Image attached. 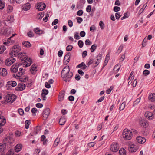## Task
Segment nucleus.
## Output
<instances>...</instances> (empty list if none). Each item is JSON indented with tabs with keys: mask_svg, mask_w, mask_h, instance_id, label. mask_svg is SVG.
<instances>
[{
	"mask_svg": "<svg viewBox=\"0 0 155 155\" xmlns=\"http://www.w3.org/2000/svg\"><path fill=\"white\" fill-rule=\"evenodd\" d=\"M78 45L80 48H81L83 45V42L81 40H79L78 41Z\"/></svg>",
	"mask_w": 155,
	"mask_h": 155,
	"instance_id": "53",
	"label": "nucleus"
},
{
	"mask_svg": "<svg viewBox=\"0 0 155 155\" xmlns=\"http://www.w3.org/2000/svg\"><path fill=\"white\" fill-rule=\"evenodd\" d=\"M22 44L24 46L27 48H29L31 46V45L30 43L28 41H24L22 42Z\"/></svg>",
	"mask_w": 155,
	"mask_h": 155,
	"instance_id": "36",
	"label": "nucleus"
},
{
	"mask_svg": "<svg viewBox=\"0 0 155 155\" xmlns=\"http://www.w3.org/2000/svg\"><path fill=\"white\" fill-rule=\"evenodd\" d=\"M138 149V147L134 144H132L128 147V150L130 152H135Z\"/></svg>",
	"mask_w": 155,
	"mask_h": 155,
	"instance_id": "10",
	"label": "nucleus"
},
{
	"mask_svg": "<svg viewBox=\"0 0 155 155\" xmlns=\"http://www.w3.org/2000/svg\"><path fill=\"white\" fill-rule=\"evenodd\" d=\"M21 49V47L19 46L18 45L14 46L12 48L10 53H9L10 56H12L13 55L16 56L18 52L20 51Z\"/></svg>",
	"mask_w": 155,
	"mask_h": 155,
	"instance_id": "4",
	"label": "nucleus"
},
{
	"mask_svg": "<svg viewBox=\"0 0 155 155\" xmlns=\"http://www.w3.org/2000/svg\"><path fill=\"white\" fill-rule=\"evenodd\" d=\"M119 153L120 155H126L125 150L123 148H121L119 151Z\"/></svg>",
	"mask_w": 155,
	"mask_h": 155,
	"instance_id": "39",
	"label": "nucleus"
},
{
	"mask_svg": "<svg viewBox=\"0 0 155 155\" xmlns=\"http://www.w3.org/2000/svg\"><path fill=\"white\" fill-rule=\"evenodd\" d=\"M76 19L77 20L78 22L79 23H81L83 21L82 18L80 17H77Z\"/></svg>",
	"mask_w": 155,
	"mask_h": 155,
	"instance_id": "59",
	"label": "nucleus"
},
{
	"mask_svg": "<svg viewBox=\"0 0 155 155\" xmlns=\"http://www.w3.org/2000/svg\"><path fill=\"white\" fill-rule=\"evenodd\" d=\"M32 63V60L26 56L21 59L20 64V65H25V67H27L30 66Z\"/></svg>",
	"mask_w": 155,
	"mask_h": 155,
	"instance_id": "2",
	"label": "nucleus"
},
{
	"mask_svg": "<svg viewBox=\"0 0 155 155\" xmlns=\"http://www.w3.org/2000/svg\"><path fill=\"white\" fill-rule=\"evenodd\" d=\"M99 25L101 29H103L104 28V26L102 21H100Z\"/></svg>",
	"mask_w": 155,
	"mask_h": 155,
	"instance_id": "58",
	"label": "nucleus"
},
{
	"mask_svg": "<svg viewBox=\"0 0 155 155\" xmlns=\"http://www.w3.org/2000/svg\"><path fill=\"white\" fill-rule=\"evenodd\" d=\"M37 68V66L36 64H34L31 67L30 69V71L31 73L34 74H35L34 71L36 72L37 71L36 68Z\"/></svg>",
	"mask_w": 155,
	"mask_h": 155,
	"instance_id": "23",
	"label": "nucleus"
},
{
	"mask_svg": "<svg viewBox=\"0 0 155 155\" xmlns=\"http://www.w3.org/2000/svg\"><path fill=\"white\" fill-rule=\"evenodd\" d=\"M34 31L37 34H41L43 33V31L39 29L38 28H36L34 29Z\"/></svg>",
	"mask_w": 155,
	"mask_h": 155,
	"instance_id": "38",
	"label": "nucleus"
},
{
	"mask_svg": "<svg viewBox=\"0 0 155 155\" xmlns=\"http://www.w3.org/2000/svg\"><path fill=\"white\" fill-rule=\"evenodd\" d=\"M71 53L70 52L68 53L64 56V65H67L70 61Z\"/></svg>",
	"mask_w": 155,
	"mask_h": 155,
	"instance_id": "9",
	"label": "nucleus"
},
{
	"mask_svg": "<svg viewBox=\"0 0 155 155\" xmlns=\"http://www.w3.org/2000/svg\"><path fill=\"white\" fill-rule=\"evenodd\" d=\"M145 117L150 120H151L153 118V115L152 113L150 112H147L145 114Z\"/></svg>",
	"mask_w": 155,
	"mask_h": 155,
	"instance_id": "17",
	"label": "nucleus"
},
{
	"mask_svg": "<svg viewBox=\"0 0 155 155\" xmlns=\"http://www.w3.org/2000/svg\"><path fill=\"white\" fill-rule=\"evenodd\" d=\"M12 139V138L10 137H8L5 138L3 140V141L4 142V143H5L6 144L7 143H11L10 141Z\"/></svg>",
	"mask_w": 155,
	"mask_h": 155,
	"instance_id": "30",
	"label": "nucleus"
},
{
	"mask_svg": "<svg viewBox=\"0 0 155 155\" xmlns=\"http://www.w3.org/2000/svg\"><path fill=\"white\" fill-rule=\"evenodd\" d=\"M22 145L21 144H17L15 147V150L18 152L21 150V149L22 148Z\"/></svg>",
	"mask_w": 155,
	"mask_h": 155,
	"instance_id": "27",
	"label": "nucleus"
},
{
	"mask_svg": "<svg viewBox=\"0 0 155 155\" xmlns=\"http://www.w3.org/2000/svg\"><path fill=\"white\" fill-rule=\"evenodd\" d=\"M6 147V144L5 143H0V152H3L5 149Z\"/></svg>",
	"mask_w": 155,
	"mask_h": 155,
	"instance_id": "28",
	"label": "nucleus"
},
{
	"mask_svg": "<svg viewBox=\"0 0 155 155\" xmlns=\"http://www.w3.org/2000/svg\"><path fill=\"white\" fill-rule=\"evenodd\" d=\"M46 5L45 4H43L42 3H40L39 4L37 5V7L39 11H42L46 8Z\"/></svg>",
	"mask_w": 155,
	"mask_h": 155,
	"instance_id": "24",
	"label": "nucleus"
},
{
	"mask_svg": "<svg viewBox=\"0 0 155 155\" xmlns=\"http://www.w3.org/2000/svg\"><path fill=\"white\" fill-rule=\"evenodd\" d=\"M6 122L5 118L2 116L0 115V126L4 125Z\"/></svg>",
	"mask_w": 155,
	"mask_h": 155,
	"instance_id": "20",
	"label": "nucleus"
},
{
	"mask_svg": "<svg viewBox=\"0 0 155 155\" xmlns=\"http://www.w3.org/2000/svg\"><path fill=\"white\" fill-rule=\"evenodd\" d=\"M26 87V85L25 84L23 83H19L18 84V85L15 88V90L17 91H21L25 89Z\"/></svg>",
	"mask_w": 155,
	"mask_h": 155,
	"instance_id": "12",
	"label": "nucleus"
},
{
	"mask_svg": "<svg viewBox=\"0 0 155 155\" xmlns=\"http://www.w3.org/2000/svg\"><path fill=\"white\" fill-rule=\"evenodd\" d=\"M95 144L96 143L95 142H91L89 143L87 145L89 147H91L94 146Z\"/></svg>",
	"mask_w": 155,
	"mask_h": 155,
	"instance_id": "55",
	"label": "nucleus"
},
{
	"mask_svg": "<svg viewBox=\"0 0 155 155\" xmlns=\"http://www.w3.org/2000/svg\"><path fill=\"white\" fill-rule=\"evenodd\" d=\"M83 11L82 10H80L78 11L77 12V15H78L80 16L83 15Z\"/></svg>",
	"mask_w": 155,
	"mask_h": 155,
	"instance_id": "54",
	"label": "nucleus"
},
{
	"mask_svg": "<svg viewBox=\"0 0 155 155\" xmlns=\"http://www.w3.org/2000/svg\"><path fill=\"white\" fill-rule=\"evenodd\" d=\"M19 67L18 65L14 64L11 66L10 70L11 72L14 73H16L18 71Z\"/></svg>",
	"mask_w": 155,
	"mask_h": 155,
	"instance_id": "15",
	"label": "nucleus"
},
{
	"mask_svg": "<svg viewBox=\"0 0 155 155\" xmlns=\"http://www.w3.org/2000/svg\"><path fill=\"white\" fill-rule=\"evenodd\" d=\"M17 55L18 58L21 59L26 56V53L24 52H20Z\"/></svg>",
	"mask_w": 155,
	"mask_h": 155,
	"instance_id": "33",
	"label": "nucleus"
},
{
	"mask_svg": "<svg viewBox=\"0 0 155 155\" xmlns=\"http://www.w3.org/2000/svg\"><path fill=\"white\" fill-rule=\"evenodd\" d=\"M13 17L12 16H8L7 18V21L9 23H11L13 21Z\"/></svg>",
	"mask_w": 155,
	"mask_h": 155,
	"instance_id": "46",
	"label": "nucleus"
},
{
	"mask_svg": "<svg viewBox=\"0 0 155 155\" xmlns=\"http://www.w3.org/2000/svg\"><path fill=\"white\" fill-rule=\"evenodd\" d=\"M18 112L19 114L21 115H22L24 114V111L23 109L21 108L19 109L18 110Z\"/></svg>",
	"mask_w": 155,
	"mask_h": 155,
	"instance_id": "63",
	"label": "nucleus"
},
{
	"mask_svg": "<svg viewBox=\"0 0 155 155\" xmlns=\"http://www.w3.org/2000/svg\"><path fill=\"white\" fill-rule=\"evenodd\" d=\"M7 71L5 68H0V75L3 77L6 76L7 74Z\"/></svg>",
	"mask_w": 155,
	"mask_h": 155,
	"instance_id": "16",
	"label": "nucleus"
},
{
	"mask_svg": "<svg viewBox=\"0 0 155 155\" xmlns=\"http://www.w3.org/2000/svg\"><path fill=\"white\" fill-rule=\"evenodd\" d=\"M31 8L30 4L29 3H27L23 5L22 6L23 10L27 11L30 9Z\"/></svg>",
	"mask_w": 155,
	"mask_h": 155,
	"instance_id": "19",
	"label": "nucleus"
},
{
	"mask_svg": "<svg viewBox=\"0 0 155 155\" xmlns=\"http://www.w3.org/2000/svg\"><path fill=\"white\" fill-rule=\"evenodd\" d=\"M13 150L11 149L7 153L6 155H13Z\"/></svg>",
	"mask_w": 155,
	"mask_h": 155,
	"instance_id": "64",
	"label": "nucleus"
},
{
	"mask_svg": "<svg viewBox=\"0 0 155 155\" xmlns=\"http://www.w3.org/2000/svg\"><path fill=\"white\" fill-rule=\"evenodd\" d=\"M65 91L62 90L59 93L58 100L60 101H62L64 99Z\"/></svg>",
	"mask_w": 155,
	"mask_h": 155,
	"instance_id": "13",
	"label": "nucleus"
},
{
	"mask_svg": "<svg viewBox=\"0 0 155 155\" xmlns=\"http://www.w3.org/2000/svg\"><path fill=\"white\" fill-rule=\"evenodd\" d=\"M136 140L139 143L141 144L144 143L146 141V140L145 138L140 136L138 137Z\"/></svg>",
	"mask_w": 155,
	"mask_h": 155,
	"instance_id": "18",
	"label": "nucleus"
},
{
	"mask_svg": "<svg viewBox=\"0 0 155 155\" xmlns=\"http://www.w3.org/2000/svg\"><path fill=\"white\" fill-rule=\"evenodd\" d=\"M30 121L27 120L25 121V128L28 129L29 128V125L30 124Z\"/></svg>",
	"mask_w": 155,
	"mask_h": 155,
	"instance_id": "42",
	"label": "nucleus"
},
{
	"mask_svg": "<svg viewBox=\"0 0 155 155\" xmlns=\"http://www.w3.org/2000/svg\"><path fill=\"white\" fill-rule=\"evenodd\" d=\"M97 47V45H96L94 44L92 45L90 48L91 52H93L96 49Z\"/></svg>",
	"mask_w": 155,
	"mask_h": 155,
	"instance_id": "41",
	"label": "nucleus"
},
{
	"mask_svg": "<svg viewBox=\"0 0 155 155\" xmlns=\"http://www.w3.org/2000/svg\"><path fill=\"white\" fill-rule=\"evenodd\" d=\"M85 43L86 45H89L91 44V42L88 39H86L85 41Z\"/></svg>",
	"mask_w": 155,
	"mask_h": 155,
	"instance_id": "60",
	"label": "nucleus"
},
{
	"mask_svg": "<svg viewBox=\"0 0 155 155\" xmlns=\"http://www.w3.org/2000/svg\"><path fill=\"white\" fill-rule=\"evenodd\" d=\"M102 58V56L101 54H99L96 58V59L97 60V61H96L95 64L96 65L95 66V67L97 66L99 64V61L101 60Z\"/></svg>",
	"mask_w": 155,
	"mask_h": 155,
	"instance_id": "25",
	"label": "nucleus"
},
{
	"mask_svg": "<svg viewBox=\"0 0 155 155\" xmlns=\"http://www.w3.org/2000/svg\"><path fill=\"white\" fill-rule=\"evenodd\" d=\"M150 74V71L147 70H145L143 72V74L145 76H147Z\"/></svg>",
	"mask_w": 155,
	"mask_h": 155,
	"instance_id": "51",
	"label": "nucleus"
},
{
	"mask_svg": "<svg viewBox=\"0 0 155 155\" xmlns=\"http://www.w3.org/2000/svg\"><path fill=\"white\" fill-rule=\"evenodd\" d=\"M49 17V14L48 13H46V14L45 15V17L43 18V21L45 22H47L48 20V18Z\"/></svg>",
	"mask_w": 155,
	"mask_h": 155,
	"instance_id": "52",
	"label": "nucleus"
},
{
	"mask_svg": "<svg viewBox=\"0 0 155 155\" xmlns=\"http://www.w3.org/2000/svg\"><path fill=\"white\" fill-rule=\"evenodd\" d=\"M19 79L20 81L21 82H25L27 81L28 80V77L25 76H24L22 77H19Z\"/></svg>",
	"mask_w": 155,
	"mask_h": 155,
	"instance_id": "32",
	"label": "nucleus"
},
{
	"mask_svg": "<svg viewBox=\"0 0 155 155\" xmlns=\"http://www.w3.org/2000/svg\"><path fill=\"white\" fill-rule=\"evenodd\" d=\"M17 85L16 82L14 81H11L7 82V85L11 86L12 87L15 86Z\"/></svg>",
	"mask_w": 155,
	"mask_h": 155,
	"instance_id": "29",
	"label": "nucleus"
},
{
	"mask_svg": "<svg viewBox=\"0 0 155 155\" xmlns=\"http://www.w3.org/2000/svg\"><path fill=\"white\" fill-rule=\"evenodd\" d=\"M147 5V3L143 5V7L139 11V15H140L144 10Z\"/></svg>",
	"mask_w": 155,
	"mask_h": 155,
	"instance_id": "40",
	"label": "nucleus"
},
{
	"mask_svg": "<svg viewBox=\"0 0 155 155\" xmlns=\"http://www.w3.org/2000/svg\"><path fill=\"white\" fill-rule=\"evenodd\" d=\"M50 112V110L49 108H47L44 110L42 113V116L44 120H46L48 117Z\"/></svg>",
	"mask_w": 155,
	"mask_h": 155,
	"instance_id": "8",
	"label": "nucleus"
},
{
	"mask_svg": "<svg viewBox=\"0 0 155 155\" xmlns=\"http://www.w3.org/2000/svg\"><path fill=\"white\" fill-rule=\"evenodd\" d=\"M123 47L122 45H120L117 51V53L120 54L121 53L123 49Z\"/></svg>",
	"mask_w": 155,
	"mask_h": 155,
	"instance_id": "50",
	"label": "nucleus"
},
{
	"mask_svg": "<svg viewBox=\"0 0 155 155\" xmlns=\"http://www.w3.org/2000/svg\"><path fill=\"white\" fill-rule=\"evenodd\" d=\"M10 38V37L8 38L6 40H5V42H4L3 44L7 45H10L15 43L14 40Z\"/></svg>",
	"mask_w": 155,
	"mask_h": 155,
	"instance_id": "11",
	"label": "nucleus"
},
{
	"mask_svg": "<svg viewBox=\"0 0 155 155\" xmlns=\"http://www.w3.org/2000/svg\"><path fill=\"white\" fill-rule=\"evenodd\" d=\"M16 96L13 94H8L5 97V101L7 103H12L16 98Z\"/></svg>",
	"mask_w": 155,
	"mask_h": 155,
	"instance_id": "5",
	"label": "nucleus"
},
{
	"mask_svg": "<svg viewBox=\"0 0 155 155\" xmlns=\"http://www.w3.org/2000/svg\"><path fill=\"white\" fill-rule=\"evenodd\" d=\"M140 126L146 128L148 125V123L145 120H142L140 121Z\"/></svg>",
	"mask_w": 155,
	"mask_h": 155,
	"instance_id": "21",
	"label": "nucleus"
},
{
	"mask_svg": "<svg viewBox=\"0 0 155 155\" xmlns=\"http://www.w3.org/2000/svg\"><path fill=\"white\" fill-rule=\"evenodd\" d=\"M41 140L43 141V144L45 145L47 144L48 140L46 139V137L45 135H42L41 137Z\"/></svg>",
	"mask_w": 155,
	"mask_h": 155,
	"instance_id": "31",
	"label": "nucleus"
},
{
	"mask_svg": "<svg viewBox=\"0 0 155 155\" xmlns=\"http://www.w3.org/2000/svg\"><path fill=\"white\" fill-rule=\"evenodd\" d=\"M91 6L90 5H88L86 8V10L87 12H91Z\"/></svg>",
	"mask_w": 155,
	"mask_h": 155,
	"instance_id": "62",
	"label": "nucleus"
},
{
	"mask_svg": "<svg viewBox=\"0 0 155 155\" xmlns=\"http://www.w3.org/2000/svg\"><path fill=\"white\" fill-rule=\"evenodd\" d=\"M119 149V145L117 142H113L110 146V150L113 152H117Z\"/></svg>",
	"mask_w": 155,
	"mask_h": 155,
	"instance_id": "6",
	"label": "nucleus"
},
{
	"mask_svg": "<svg viewBox=\"0 0 155 155\" xmlns=\"http://www.w3.org/2000/svg\"><path fill=\"white\" fill-rule=\"evenodd\" d=\"M5 7V3L2 0H0V9H3Z\"/></svg>",
	"mask_w": 155,
	"mask_h": 155,
	"instance_id": "48",
	"label": "nucleus"
},
{
	"mask_svg": "<svg viewBox=\"0 0 155 155\" xmlns=\"http://www.w3.org/2000/svg\"><path fill=\"white\" fill-rule=\"evenodd\" d=\"M123 136L126 140H130L132 136V132L128 129H125L122 133Z\"/></svg>",
	"mask_w": 155,
	"mask_h": 155,
	"instance_id": "3",
	"label": "nucleus"
},
{
	"mask_svg": "<svg viewBox=\"0 0 155 155\" xmlns=\"http://www.w3.org/2000/svg\"><path fill=\"white\" fill-rule=\"evenodd\" d=\"M15 61V59L12 56H11V57H9L5 60V64L7 66H10Z\"/></svg>",
	"mask_w": 155,
	"mask_h": 155,
	"instance_id": "7",
	"label": "nucleus"
},
{
	"mask_svg": "<svg viewBox=\"0 0 155 155\" xmlns=\"http://www.w3.org/2000/svg\"><path fill=\"white\" fill-rule=\"evenodd\" d=\"M74 38L77 40H78L80 39V37L78 35V33L76 32L74 36Z\"/></svg>",
	"mask_w": 155,
	"mask_h": 155,
	"instance_id": "61",
	"label": "nucleus"
},
{
	"mask_svg": "<svg viewBox=\"0 0 155 155\" xmlns=\"http://www.w3.org/2000/svg\"><path fill=\"white\" fill-rule=\"evenodd\" d=\"M41 130V127L40 126H38L36 127L34 129V130L32 134L31 133L30 134L31 136H33V135H36L38 133H39Z\"/></svg>",
	"mask_w": 155,
	"mask_h": 155,
	"instance_id": "14",
	"label": "nucleus"
},
{
	"mask_svg": "<svg viewBox=\"0 0 155 155\" xmlns=\"http://www.w3.org/2000/svg\"><path fill=\"white\" fill-rule=\"evenodd\" d=\"M5 50V48L4 46L0 47V54H2Z\"/></svg>",
	"mask_w": 155,
	"mask_h": 155,
	"instance_id": "57",
	"label": "nucleus"
},
{
	"mask_svg": "<svg viewBox=\"0 0 155 155\" xmlns=\"http://www.w3.org/2000/svg\"><path fill=\"white\" fill-rule=\"evenodd\" d=\"M120 68V67L119 66V65L117 64L115 66L113 69V70L114 71L117 72L119 70Z\"/></svg>",
	"mask_w": 155,
	"mask_h": 155,
	"instance_id": "47",
	"label": "nucleus"
},
{
	"mask_svg": "<svg viewBox=\"0 0 155 155\" xmlns=\"http://www.w3.org/2000/svg\"><path fill=\"white\" fill-rule=\"evenodd\" d=\"M125 102H123L120 105L119 107V110H123L125 108Z\"/></svg>",
	"mask_w": 155,
	"mask_h": 155,
	"instance_id": "43",
	"label": "nucleus"
},
{
	"mask_svg": "<svg viewBox=\"0 0 155 155\" xmlns=\"http://www.w3.org/2000/svg\"><path fill=\"white\" fill-rule=\"evenodd\" d=\"M48 93V90L45 89H43L42 90V93L41 95H47Z\"/></svg>",
	"mask_w": 155,
	"mask_h": 155,
	"instance_id": "44",
	"label": "nucleus"
},
{
	"mask_svg": "<svg viewBox=\"0 0 155 155\" xmlns=\"http://www.w3.org/2000/svg\"><path fill=\"white\" fill-rule=\"evenodd\" d=\"M73 48V46L71 45H69L66 48V51H71Z\"/></svg>",
	"mask_w": 155,
	"mask_h": 155,
	"instance_id": "49",
	"label": "nucleus"
},
{
	"mask_svg": "<svg viewBox=\"0 0 155 155\" xmlns=\"http://www.w3.org/2000/svg\"><path fill=\"white\" fill-rule=\"evenodd\" d=\"M66 121L64 117L61 118L59 121V123L60 125H64Z\"/></svg>",
	"mask_w": 155,
	"mask_h": 155,
	"instance_id": "35",
	"label": "nucleus"
},
{
	"mask_svg": "<svg viewBox=\"0 0 155 155\" xmlns=\"http://www.w3.org/2000/svg\"><path fill=\"white\" fill-rule=\"evenodd\" d=\"M70 68L69 66H66L61 71V76L63 78H67L71 79L73 75V73L70 72Z\"/></svg>",
	"mask_w": 155,
	"mask_h": 155,
	"instance_id": "1",
	"label": "nucleus"
},
{
	"mask_svg": "<svg viewBox=\"0 0 155 155\" xmlns=\"http://www.w3.org/2000/svg\"><path fill=\"white\" fill-rule=\"evenodd\" d=\"M148 98L151 101H155V94H151L149 96Z\"/></svg>",
	"mask_w": 155,
	"mask_h": 155,
	"instance_id": "34",
	"label": "nucleus"
},
{
	"mask_svg": "<svg viewBox=\"0 0 155 155\" xmlns=\"http://www.w3.org/2000/svg\"><path fill=\"white\" fill-rule=\"evenodd\" d=\"M59 139H58V138L56 139L54 144V147H56L59 143Z\"/></svg>",
	"mask_w": 155,
	"mask_h": 155,
	"instance_id": "45",
	"label": "nucleus"
},
{
	"mask_svg": "<svg viewBox=\"0 0 155 155\" xmlns=\"http://www.w3.org/2000/svg\"><path fill=\"white\" fill-rule=\"evenodd\" d=\"M109 59L110 56L108 54H107L106 56L105 59L104 63L103 66L104 67L107 64Z\"/></svg>",
	"mask_w": 155,
	"mask_h": 155,
	"instance_id": "37",
	"label": "nucleus"
},
{
	"mask_svg": "<svg viewBox=\"0 0 155 155\" xmlns=\"http://www.w3.org/2000/svg\"><path fill=\"white\" fill-rule=\"evenodd\" d=\"M77 68H80L81 69H85L86 68L87 66L84 62H82L76 67Z\"/></svg>",
	"mask_w": 155,
	"mask_h": 155,
	"instance_id": "26",
	"label": "nucleus"
},
{
	"mask_svg": "<svg viewBox=\"0 0 155 155\" xmlns=\"http://www.w3.org/2000/svg\"><path fill=\"white\" fill-rule=\"evenodd\" d=\"M140 97L137 98L136 100L134 102L133 105H135L137 104L140 102Z\"/></svg>",
	"mask_w": 155,
	"mask_h": 155,
	"instance_id": "56",
	"label": "nucleus"
},
{
	"mask_svg": "<svg viewBox=\"0 0 155 155\" xmlns=\"http://www.w3.org/2000/svg\"><path fill=\"white\" fill-rule=\"evenodd\" d=\"M25 70L22 68H20L19 69V71L18 73L16 74V75L17 77H20L21 75L25 74Z\"/></svg>",
	"mask_w": 155,
	"mask_h": 155,
	"instance_id": "22",
	"label": "nucleus"
}]
</instances>
